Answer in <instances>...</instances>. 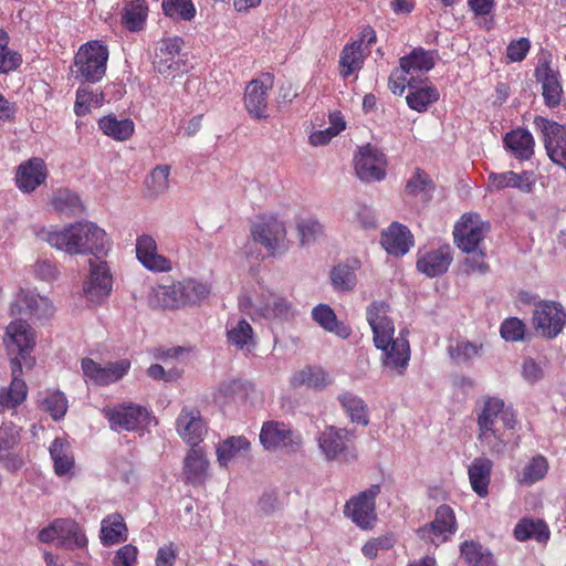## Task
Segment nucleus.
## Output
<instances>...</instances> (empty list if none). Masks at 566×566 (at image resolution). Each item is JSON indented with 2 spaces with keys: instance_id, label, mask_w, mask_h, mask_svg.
<instances>
[{
  "instance_id": "1",
  "label": "nucleus",
  "mask_w": 566,
  "mask_h": 566,
  "mask_svg": "<svg viewBox=\"0 0 566 566\" xmlns=\"http://www.w3.org/2000/svg\"><path fill=\"white\" fill-rule=\"evenodd\" d=\"M44 240L57 250L71 255L96 254L107 247L106 232L91 221L71 223L60 230L46 231Z\"/></svg>"
},
{
  "instance_id": "2",
  "label": "nucleus",
  "mask_w": 566,
  "mask_h": 566,
  "mask_svg": "<svg viewBox=\"0 0 566 566\" xmlns=\"http://www.w3.org/2000/svg\"><path fill=\"white\" fill-rule=\"evenodd\" d=\"M476 423L478 440L491 453H502L506 446L505 433L515 428L516 415L502 399L488 397L478 413Z\"/></svg>"
},
{
  "instance_id": "3",
  "label": "nucleus",
  "mask_w": 566,
  "mask_h": 566,
  "mask_svg": "<svg viewBox=\"0 0 566 566\" xmlns=\"http://www.w3.org/2000/svg\"><path fill=\"white\" fill-rule=\"evenodd\" d=\"M109 56L108 46L101 40L83 43L75 56V78L87 83H97L106 74Z\"/></svg>"
},
{
  "instance_id": "4",
  "label": "nucleus",
  "mask_w": 566,
  "mask_h": 566,
  "mask_svg": "<svg viewBox=\"0 0 566 566\" xmlns=\"http://www.w3.org/2000/svg\"><path fill=\"white\" fill-rule=\"evenodd\" d=\"M489 231L490 223L480 214L467 212L454 226L453 240L462 252L470 254L483 250L481 245Z\"/></svg>"
},
{
  "instance_id": "5",
  "label": "nucleus",
  "mask_w": 566,
  "mask_h": 566,
  "mask_svg": "<svg viewBox=\"0 0 566 566\" xmlns=\"http://www.w3.org/2000/svg\"><path fill=\"white\" fill-rule=\"evenodd\" d=\"M533 328L541 336L553 339L566 325V312L563 305L555 301H539L534 304L532 315Z\"/></svg>"
},
{
  "instance_id": "6",
  "label": "nucleus",
  "mask_w": 566,
  "mask_h": 566,
  "mask_svg": "<svg viewBox=\"0 0 566 566\" xmlns=\"http://www.w3.org/2000/svg\"><path fill=\"white\" fill-rule=\"evenodd\" d=\"M380 485L373 484L368 489L352 496L344 506V514L361 530H371L377 520L376 497Z\"/></svg>"
},
{
  "instance_id": "7",
  "label": "nucleus",
  "mask_w": 566,
  "mask_h": 566,
  "mask_svg": "<svg viewBox=\"0 0 566 566\" xmlns=\"http://www.w3.org/2000/svg\"><path fill=\"white\" fill-rule=\"evenodd\" d=\"M103 415L113 430L137 431L146 427L150 420L148 409L133 402L106 407L103 409Z\"/></svg>"
},
{
  "instance_id": "8",
  "label": "nucleus",
  "mask_w": 566,
  "mask_h": 566,
  "mask_svg": "<svg viewBox=\"0 0 566 566\" xmlns=\"http://www.w3.org/2000/svg\"><path fill=\"white\" fill-rule=\"evenodd\" d=\"M4 342L10 354L17 353L21 365L32 368L35 359L31 352L35 346V334L24 319L12 321L6 329Z\"/></svg>"
},
{
  "instance_id": "9",
  "label": "nucleus",
  "mask_w": 566,
  "mask_h": 566,
  "mask_svg": "<svg viewBox=\"0 0 566 566\" xmlns=\"http://www.w3.org/2000/svg\"><path fill=\"white\" fill-rule=\"evenodd\" d=\"M533 124L542 135L551 160L566 170V126L539 115Z\"/></svg>"
},
{
  "instance_id": "10",
  "label": "nucleus",
  "mask_w": 566,
  "mask_h": 566,
  "mask_svg": "<svg viewBox=\"0 0 566 566\" xmlns=\"http://www.w3.org/2000/svg\"><path fill=\"white\" fill-rule=\"evenodd\" d=\"M260 442L266 450L285 449L297 452L303 444V438L284 422L269 420L262 424Z\"/></svg>"
},
{
  "instance_id": "11",
  "label": "nucleus",
  "mask_w": 566,
  "mask_h": 566,
  "mask_svg": "<svg viewBox=\"0 0 566 566\" xmlns=\"http://www.w3.org/2000/svg\"><path fill=\"white\" fill-rule=\"evenodd\" d=\"M274 76L263 73L259 78L250 81L244 91V106L253 119L269 118V93L272 91Z\"/></svg>"
},
{
  "instance_id": "12",
  "label": "nucleus",
  "mask_w": 566,
  "mask_h": 566,
  "mask_svg": "<svg viewBox=\"0 0 566 566\" xmlns=\"http://www.w3.org/2000/svg\"><path fill=\"white\" fill-rule=\"evenodd\" d=\"M458 531L457 517L450 505L441 504L434 512L433 520L417 530L418 536L431 544L447 542Z\"/></svg>"
},
{
  "instance_id": "13",
  "label": "nucleus",
  "mask_w": 566,
  "mask_h": 566,
  "mask_svg": "<svg viewBox=\"0 0 566 566\" xmlns=\"http://www.w3.org/2000/svg\"><path fill=\"white\" fill-rule=\"evenodd\" d=\"M386 166L385 154L369 144L360 147L355 156L356 175L363 181L373 182L385 179Z\"/></svg>"
},
{
  "instance_id": "14",
  "label": "nucleus",
  "mask_w": 566,
  "mask_h": 566,
  "mask_svg": "<svg viewBox=\"0 0 566 566\" xmlns=\"http://www.w3.org/2000/svg\"><path fill=\"white\" fill-rule=\"evenodd\" d=\"M390 306L384 301L373 302L366 311L367 322L373 331L376 348H384L395 333V325L389 317Z\"/></svg>"
},
{
  "instance_id": "15",
  "label": "nucleus",
  "mask_w": 566,
  "mask_h": 566,
  "mask_svg": "<svg viewBox=\"0 0 566 566\" xmlns=\"http://www.w3.org/2000/svg\"><path fill=\"white\" fill-rule=\"evenodd\" d=\"M90 275L84 283V295L93 304L99 305L111 295L113 276L106 262H90Z\"/></svg>"
},
{
  "instance_id": "16",
  "label": "nucleus",
  "mask_w": 566,
  "mask_h": 566,
  "mask_svg": "<svg viewBox=\"0 0 566 566\" xmlns=\"http://www.w3.org/2000/svg\"><path fill=\"white\" fill-rule=\"evenodd\" d=\"M353 432L346 429H338L335 427H327L318 438V446L322 452L328 460H335L339 457L348 459H356V453L350 451L349 442L352 441Z\"/></svg>"
},
{
  "instance_id": "17",
  "label": "nucleus",
  "mask_w": 566,
  "mask_h": 566,
  "mask_svg": "<svg viewBox=\"0 0 566 566\" xmlns=\"http://www.w3.org/2000/svg\"><path fill=\"white\" fill-rule=\"evenodd\" d=\"M184 40L179 36H172L161 40L154 57V69L164 76H175L181 71L179 53L182 49Z\"/></svg>"
},
{
  "instance_id": "18",
  "label": "nucleus",
  "mask_w": 566,
  "mask_h": 566,
  "mask_svg": "<svg viewBox=\"0 0 566 566\" xmlns=\"http://www.w3.org/2000/svg\"><path fill=\"white\" fill-rule=\"evenodd\" d=\"M48 174L45 161L40 157H32L17 167L15 186L23 193H31L45 184Z\"/></svg>"
},
{
  "instance_id": "19",
  "label": "nucleus",
  "mask_w": 566,
  "mask_h": 566,
  "mask_svg": "<svg viewBox=\"0 0 566 566\" xmlns=\"http://www.w3.org/2000/svg\"><path fill=\"white\" fill-rule=\"evenodd\" d=\"M254 241L261 243L266 250L274 254L276 250L284 248L286 229L282 221L275 217L263 219L253 224L251 229Z\"/></svg>"
},
{
  "instance_id": "20",
  "label": "nucleus",
  "mask_w": 566,
  "mask_h": 566,
  "mask_svg": "<svg viewBox=\"0 0 566 566\" xmlns=\"http://www.w3.org/2000/svg\"><path fill=\"white\" fill-rule=\"evenodd\" d=\"M81 366L84 375L95 385L106 386L123 378L127 374L130 363L127 359H122L102 367L92 358L86 357L82 359Z\"/></svg>"
},
{
  "instance_id": "21",
  "label": "nucleus",
  "mask_w": 566,
  "mask_h": 566,
  "mask_svg": "<svg viewBox=\"0 0 566 566\" xmlns=\"http://www.w3.org/2000/svg\"><path fill=\"white\" fill-rule=\"evenodd\" d=\"M22 366L18 357L10 359L12 379L10 386L0 392V411L14 409L27 398L28 387L22 379Z\"/></svg>"
},
{
  "instance_id": "22",
  "label": "nucleus",
  "mask_w": 566,
  "mask_h": 566,
  "mask_svg": "<svg viewBox=\"0 0 566 566\" xmlns=\"http://www.w3.org/2000/svg\"><path fill=\"white\" fill-rule=\"evenodd\" d=\"M534 76L542 85V95L547 107L554 108L562 102L563 87L559 72L552 69L547 61L537 64Z\"/></svg>"
},
{
  "instance_id": "23",
  "label": "nucleus",
  "mask_w": 566,
  "mask_h": 566,
  "mask_svg": "<svg viewBox=\"0 0 566 566\" xmlns=\"http://www.w3.org/2000/svg\"><path fill=\"white\" fill-rule=\"evenodd\" d=\"M178 434L191 447H197L206 433V422L198 409L185 407L176 420Z\"/></svg>"
},
{
  "instance_id": "24",
  "label": "nucleus",
  "mask_w": 566,
  "mask_h": 566,
  "mask_svg": "<svg viewBox=\"0 0 566 566\" xmlns=\"http://www.w3.org/2000/svg\"><path fill=\"white\" fill-rule=\"evenodd\" d=\"M136 256L144 268L151 272H168L171 262L158 253L156 240L150 234H142L136 239Z\"/></svg>"
},
{
  "instance_id": "25",
  "label": "nucleus",
  "mask_w": 566,
  "mask_h": 566,
  "mask_svg": "<svg viewBox=\"0 0 566 566\" xmlns=\"http://www.w3.org/2000/svg\"><path fill=\"white\" fill-rule=\"evenodd\" d=\"M452 259V251L448 244L433 250L419 251L417 270L428 277H436L448 271Z\"/></svg>"
},
{
  "instance_id": "26",
  "label": "nucleus",
  "mask_w": 566,
  "mask_h": 566,
  "mask_svg": "<svg viewBox=\"0 0 566 566\" xmlns=\"http://www.w3.org/2000/svg\"><path fill=\"white\" fill-rule=\"evenodd\" d=\"M255 313L265 319L286 321L293 316V305L285 296L274 292L262 293L254 305Z\"/></svg>"
},
{
  "instance_id": "27",
  "label": "nucleus",
  "mask_w": 566,
  "mask_h": 566,
  "mask_svg": "<svg viewBox=\"0 0 566 566\" xmlns=\"http://www.w3.org/2000/svg\"><path fill=\"white\" fill-rule=\"evenodd\" d=\"M49 452L55 475L71 480L75 475V458L70 442L57 437L52 441Z\"/></svg>"
},
{
  "instance_id": "28",
  "label": "nucleus",
  "mask_w": 566,
  "mask_h": 566,
  "mask_svg": "<svg viewBox=\"0 0 566 566\" xmlns=\"http://www.w3.org/2000/svg\"><path fill=\"white\" fill-rule=\"evenodd\" d=\"M380 242L389 254L402 256L413 245V235L406 226L399 222H392L382 231Z\"/></svg>"
},
{
  "instance_id": "29",
  "label": "nucleus",
  "mask_w": 566,
  "mask_h": 566,
  "mask_svg": "<svg viewBox=\"0 0 566 566\" xmlns=\"http://www.w3.org/2000/svg\"><path fill=\"white\" fill-rule=\"evenodd\" d=\"M494 463L486 457H476L468 467V476L471 489L481 499L489 495V485Z\"/></svg>"
},
{
  "instance_id": "30",
  "label": "nucleus",
  "mask_w": 566,
  "mask_h": 566,
  "mask_svg": "<svg viewBox=\"0 0 566 566\" xmlns=\"http://www.w3.org/2000/svg\"><path fill=\"white\" fill-rule=\"evenodd\" d=\"M384 353V366L396 370L399 375H402L410 360V346L408 339L402 336L394 338L387 343L384 348H380Z\"/></svg>"
},
{
  "instance_id": "31",
  "label": "nucleus",
  "mask_w": 566,
  "mask_h": 566,
  "mask_svg": "<svg viewBox=\"0 0 566 566\" xmlns=\"http://www.w3.org/2000/svg\"><path fill=\"white\" fill-rule=\"evenodd\" d=\"M503 143L516 159L528 160L534 155L535 142L527 129L516 128L506 133Z\"/></svg>"
},
{
  "instance_id": "32",
  "label": "nucleus",
  "mask_w": 566,
  "mask_h": 566,
  "mask_svg": "<svg viewBox=\"0 0 566 566\" xmlns=\"http://www.w3.org/2000/svg\"><path fill=\"white\" fill-rule=\"evenodd\" d=\"M514 537L518 542L534 539L537 543H546L549 539V527L544 520L523 517L513 531Z\"/></svg>"
},
{
  "instance_id": "33",
  "label": "nucleus",
  "mask_w": 566,
  "mask_h": 566,
  "mask_svg": "<svg viewBox=\"0 0 566 566\" xmlns=\"http://www.w3.org/2000/svg\"><path fill=\"white\" fill-rule=\"evenodd\" d=\"M437 57V50H426L418 46L399 59V66L410 74L413 72H429L434 67Z\"/></svg>"
},
{
  "instance_id": "34",
  "label": "nucleus",
  "mask_w": 566,
  "mask_h": 566,
  "mask_svg": "<svg viewBox=\"0 0 566 566\" xmlns=\"http://www.w3.org/2000/svg\"><path fill=\"white\" fill-rule=\"evenodd\" d=\"M409 93L406 96L408 106L419 113L426 112L428 107L436 103L440 93L436 86L428 84L426 86H418L417 81L411 77L408 82Z\"/></svg>"
},
{
  "instance_id": "35",
  "label": "nucleus",
  "mask_w": 566,
  "mask_h": 566,
  "mask_svg": "<svg viewBox=\"0 0 566 566\" xmlns=\"http://www.w3.org/2000/svg\"><path fill=\"white\" fill-rule=\"evenodd\" d=\"M57 535L63 547L69 549L83 548L87 545V538L78 525L72 518H55Z\"/></svg>"
},
{
  "instance_id": "36",
  "label": "nucleus",
  "mask_w": 566,
  "mask_h": 566,
  "mask_svg": "<svg viewBox=\"0 0 566 566\" xmlns=\"http://www.w3.org/2000/svg\"><path fill=\"white\" fill-rule=\"evenodd\" d=\"M209 461L201 448L191 447L184 464L186 481L191 484L202 483L207 476Z\"/></svg>"
},
{
  "instance_id": "37",
  "label": "nucleus",
  "mask_w": 566,
  "mask_h": 566,
  "mask_svg": "<svg viewBox=\"0 0 566 566\" xmlns=\"http://www.w3.org/2000/svg\"><path fill=\"white\" fill-rule=\"evenodd\" d=\"M50 203L56 213L66 217L81 214L85 209L80 196L67 188L54 190Z\"/></svg>"
},
{
  "instance_id": "38",
  "label": "nucleus",
  "mask_w": 566,
  "mask_h": 566,
  "mask_svg": "<svg viewBox=\"0 0 566 566\" xmlns=\"http://www.w3.org/2000/svg\"><path fill=\"white\" fill-rule=\"evenodd\" d=\"M148 6L145 0H130L120 13L122 25L130 32H139L145 28Z\"/></svg>"
},
{
  "instance_id": "39",
  "label": "nucleus",
  "mask_w": 566,
  "mask_h": 566,
  "mask_svg": "<svg viewBox=\"0 0 566 566\" xmlns=\"http://www.w3.org/2000/svg\"><path fill=\"white\" fill-rule=\"evenodd\" d=\"M312 317L322 328L340 338H347L350 335V328L337 319L335 312L327 304L316 305L312 310Z\"/></svg>"
},
{
  "instance_id": "40",
  "label": "nucleus",
  "mask_w": 566,
  "mask_h": 566,
  "mask_svg": "<svg viewBox=\"0 0 566 566\" xmlns=\"http://www.w3.org/2000/svg\"><path fill=\"white\" fill-rule=\"evenodd\" d=\"M98 128L114 140L125 142L133 136L135 124L130 118L118 119L115 115L109 114L98 119Z\"/></svg>"
},
{
  "instance_id": "41",
  "label": "nucleus",
  "mask_w": 566,
  "mask_h": 566,
  "mask_svg": "<svg viewBox=\"0 0 566 566\" xmlns=\"http://www.w3.org/2000/svg\"><path fill=\"white\" fill-rule=\"evenodd\" d=\"M361 41L347 43L339 56V74L343 78L349 77L354 72L359 71L364 64Z\"/></svg>"
},
{
  "instance_id": "42",
  "label": "nucleus",
  "mask_w": 566,
  "mask_h": 566,
  "mask_svg": "<svg viewBox=\"0 0 566 566\" xmlns=\"http://www.w3.org/2000/svg\"><path fill=\"white\" fill-rule=\"evenodd\" d=\"M127 539V527L120 514L107 515L102 521L101 541L103 545L111 546Z\"/></svg>"
},
{
  "instance_id": "43",
  "label": "nucleus",
  "mask_w": 566,
  "mask_h": 566,
  "mask_svg": "<svg viewBox=\"0 0 566 566\" xmlns=\"http://www.w3.org/2000/svg\"><path fill=\"white\" fill-rule=\"evenodd\" d=\"M227 343L237 349L251 352L255 346L254 332L250 323L242 318L227 329Z\"/></svg>"
},
{
  "instance_id": "44",
  "label": "nucleus",
  "mask_w": 566,
  "mask_h": 566,
  "mask_svg": "<svg viewBox=\"0 0 566 566\" xmlns=\"http://www.w3.org/2000/svg\"><path fill=\"white\" fill-rule=\"evenodd\" d=\"M154 300L165 308H181L186 306L184 283L174 282L170 285H159L154 290Z\"/></svg>"
},
{
  "instance_id": "45",
  "label": "nucleus",
  "mask_w": 566,
  "mask_h": 566,
  "mask_svg": "<svg viewBox=\"0 0 566 566\" xmlns=\"http://www.w3.org/2000/svg\"><path fill=\"white\" fill-rule=\"evenodd\" d=\"M251 389V384L238 379L223 381L214 394V400L221 403L245 401Z\"/></svg>"
},
{
  "instance_id": "46",
  "label": "nucleus",
  "mask_w": 566,
  "mask_h": 566,
  "mask_svg": "<svg viewBox=\"0 0 566 566\" xmlns=\"http://www.w3.org/2000/svg\"><path fill=\"white\" fill-rule=\"evenodd\" d=\"M331 382L328 374L321 367L306 366L296 371L291 378L294 387L307 386L314 389H322Z\"/></svg>"
},
{
  "instance_id": "47",
  "label": "nucleus",
  "mask_w": 566,
  "mask_h": 566,
  "mask_svg": "<svg viewBox=\"0 0 566 566\" xmlns=\"http://www.w3.org/2000/svg\"><path fill=\"white\" fill-rule=\"evenodd\" d=\"M337 400L353 422H357L363 426L368 424L369 419L367 405L360 397L353 392L345 391L338 395Z\"/></svg>"
},
{
  "instance_id": "48",
  "label": "nucleus",
  "mask_w": 566,
  "mask_h": 566,
  "mask_svg": "<svg viewBox=\"0 0 566 566\" xmlns=\"http://www.w3.org/2000/svg\"><path fill=\"white\" fill-rule=\"evenodd\" d=\"M105 95L102 91H94L86 85H81L76 90L74 103V113L83 117L91 113L92 107H101L104 104Z\"/></svg>"
},
{
  "instance_id": "49",
  "label": "nucleus",
  "mask_w": 566,
  "mask_h": 566,
  "mask_svg": "<svg viewBox=\"0 0 566 566\" xmlns=\"http://www.w3.org/2000/svg\"><path fill=\"white\" fill-rule=\"evenodd\" d=\"M489 181L492 187L495 189H504V188H517L524 192H530L532 190L533 184L528 179L527 172L523 171L521 174H516L514 171H505L502 174H490Z\"/></svg>"
},
{
  "instance_id": "50",
  "label": "nucleus",
  "mask_w": 566,
  "mask_h": 566,
  "mask_svg": "<svg viewBox=\"0 0 566 566\" xmlns=\"http://www.w3.org/2000/svg\"><path fill=\"white\" fill-rule=\"evenodd\" d=\"M49 308H51V305L48 298L34 294H23L11 305V314L15 315L25 312L40 317Z\"/></svg>"
},
{
  "instance_id": "51",
  "label": "nucleus",
  "mask_w": 566,
  "mask_h": 566,
  "mask_svg": "<svg viewBox=\"0 0 566 566\" xmlns=\"http://www.w3.org/2000/svg\"><path fill=\"white\" fill-rule=\"evenodd\" d=\"M10 36L0 29V74H8L19 69L23 62L22 55L9 48Z\"/></svg>"
},
{
  "instance_id": "52",
  "label": "nucleus",
  "mask_w": 566,
  "mask_h": 566,
  "mask_svg": "<svg viewBox=\"0 0 566 566\" xmlns=\"http://www.w3.org/2000/svg\"><path fill=\"white\" fill-rule=\"evenodd\" d=\"M250 449V441L243 436H233L226 439L217 449V459L220 465L228 463L240 452Z\"/></svg>"
},
{
  "instance_id": "53",
  "label": "nucleus",
  "mask_w": 566,
  "mask_h": 566,
  "mask_svg": "<svg viewBox=\"0 0 566 566\" xmlns=\"http://www.w3.org/2000/svg\"><path fill=\"white\" fill-rule=\"evenodd\" d=\"M161 9L166 17L176 21H191L197 13L192 0H163Z\"/></svg>"
},
{
  "instance_id": "54",
  "label": "nucleus",
  "mask_w": 566,
  "mask_h": 566,
  "mask_svg": "<svg viewBox=\"0 0 566 566\" xmlns=\"http://www.w3.org/2000/svg\"><path fill=\"white\" fill-rule=\"evenodd\" d=\"M40 408L48 412L54 421H59L64 418L69 403L62 391H46L40 400Z\"/></svg>"
},
{
  "instance_id": "55",
  "label": "nucleus",
  "mask_w": 566,
  "mask_h": 566,
  "mask_svg": "<svg viewBox=\"0 0 566 566\" xmlns=\"http://www.w3.org/2000/svg\"><path fill=\"white\" fill-rule=\"evenodd\" d=\"M462 558L470 566H493V556L489 552H484L480 543L474 541H465L460 546Z\"/></svg>"
},
{
  "instance_id": "56",
  "label": "nucleus",
  "mask_w": 566,
  "mask_h": 566,
  "mask_svg": "<svg viewBox=\"0 0 566 566\" xmlns=\"http://www.w3.org/2000/svg\"><path fill=\"white\" fill-rule=\"evenodd\" d=\"M358 266L348 264H338L331 271V281L333 287L338 292L353 291L357 284L356 270Z\"/></svg>"
},
{
  "instance_id": "57",
  "label": "nucleus",
  "mask_w": 566,
  "mask_h": 566,
  "mask_svg": "<svg viewBox=\"0 0 566 566\" xmlns=\"http://www.w3.org/2000/svg\"><path fill=\"white\" fill-rule=\"evenodd\" d=\"M548 471V461L542 455L533 457L530 462L524 467L520 483L532 485L539 480L544 479Z\"/></svg>"
},
{
  "instance_id": "58",
  "label": "nucleus",
  "mask_w": 566,
  "mask_h": 566,
  "mask_svg": "<svg viewBox=\"0 0 566 566\" xmlns=\"http://www.w3.org/2000/svg\"><path fill=\"white\" fill-rule=\"evenodd\" d=\"M170 166H156L146 178V187L151 195L158 196L169 189Z\"/></svg>"
},
{
  "instance_id": "59",
  "label": "nucleus",
  "mask_w": 566,
  "mask_h": 566,
  "mask_svg": "<svg viewBox=\"0 0 566 566\" xmlns=\"http://www.w3.org/2000/svg\"><path fill=\"white\" fill-rule=\"evenodd\" d=\"M181 283H184L186 306L196 305L207 300L210 295L211 289L207 283L193 279L181 281Z\"/></svg>"
},
{
  "instance_id": "60",
  "label": "nucleus",
  "mask_w": 566,
  "mask_h": 566,
  "mask_svg": "<svg viewBox=\"0 0 566 566\" xmlns=\"http://www.w3.org/2000/svg\"><path fill=\"white\" fill-rule=\"evenodd\" d=\"M296 229L302 245L316 241L324 233V227L313 218L297 221Z\"/></svg>"
},
{
  "instance_id": "61",
  "label": "nucleus",
  "mask_w": 566,
  "mask_h": 566,
  "mask_svg": "<svg viewBox=\"0 0 566 566\" xmlns=\"http://www.w3.org/2000/svg\"><path fill=\"white\" fill-rule=\"evenodd\" d=\"M396 538L392 534H386L369 539L361 548L363 555L368 559H375L380 551H389L394 547Z\"/></svg>"
},
{
  "instance_id": "62",
  "label": "nucleus",
  "mask_w": 566,
  "mask_h": 566,
  "mask_svg": "<svg viewBox=\"0 0 566 566\" xmlns=\"http://www.w3.org/2000/svg\"><path fill=\"white\" fill-rule=\"evenodd\" d=\"M500 334L506 342L523 340L525 335V324L517 317H509L501 324Z\"/></svg>"
},
{
  "instance_id": "63",
  "label": "nucleus",
  "mask_w": 566,
  "mask_h": 566,
  "mask_svg": "<svg viewBox=\"0 0 566 566\" xmlns=\"http://www.w3.org/2000/svg\"><path fill=\"white\" fill-rule=\"evenodd\" d=\"M483 348V345L472 343L469 340H460L455 346H451L449 348V353L451 358L457 361H469L470 359L476 357L480 354V350Z\"/></svg>"
},
{
  "instance_id": "64",
  "label": "nucleus",
  "mask_w": 566,
  "mask_h": 566,
  "mask_svg": "<svg viewBox=\"0 0 566 566\" xmlns=\"http://www.w3.org/2000/svg\"><path fill=\"white\" fill-rule=\"evenodd\" d=\"M179 556V547L174 542L161 545L155 557V566H175Z\"/></svg>"
}]
</instances>
